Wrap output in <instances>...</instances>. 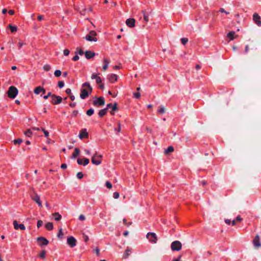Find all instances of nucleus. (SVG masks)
Returning a JSON list of instances; mask_svg holds the SVG:
<instances>
[{
    "mask_svg": "<svg viewBox=\"0 0 261 261\" xmlns=\"http://www.w3.org/2000/svg\"><path fill=\"white\" fill-rule=\"evenodd\" d=\"M25 44L24 43H23V42H18V46L20 47H21V46H22L23 45H24Z\"/></svg>",
    "mask_w": 261,
    "mask_h": 261,
    "instance_id": "60",
    "label": "nucleus"
},
{
    "mask_svg": "<svg viewBox=\"0 0 261 261\" xmlns=\"http://www.w3.org/2000/svg\"><path fill=\"white\" fill-rule=\"evenodd\" d=\"M64 55L65 56H67L69 54V50L67 49H65L63 51Z\"/></svg>",
    "mask_w": 261,
    "mask_h": 261,
    "instance_id": "48",
    "label": "nucleus"
},
{
    "mask_svg": "<svg viewBox=\"0 0 261 261\" xmlns=\"http://www.w3.org/2000/svg\"><path fill=\"white\" fill-rule=\"evenodd\" d=\"M133 94L134 97L136 98H139L140 97V93L139 92H136L134 93Z\"/></svg>",
    "mask_w": 261,
    "mask_h": 261,
    "instance_id": "50",
    "label": "nucleus"
},
{
    "mask_svg": "<svg viewBox=\"0 0 261 261\" xmlns=\"http://www.w3.org/2000/svg\"><path fill=\"white\" fill-rule=\"evenodd\" d=\"M108 79L110 82L114 83L118 79V76L115 74H111L108 75Z\"/></svg>",
    "mask_w": 261,
    "mask_h": 261,
    "instance_id": "20",
    "label": "nucleus"
},
{
    "mask_svg": "<svg viewBox=\"0 0 261 261\" xmlns=\"http://www.w3.org/2000/svg\"><path fill=\"white\" fill-rule=\"evenodd\" d=\"M93 104L95 106H101L104 105L105 104V100L103 97H98L95 100L93 101Z\"/></svg>",
    "mask_w": 261,
    "mask_h": 261,
    "instance_id": "12",
    "label": "nucleus"
},
{
    "mask_svg": "<svg viewBox=\"0 0 261 261\" xmlns=\"http://www.w3.org/2000/svg\"><path fill=\"white\" fill-rule=\"evenodd\" d=\"M51 95H51V92H48V93H47V94L46 95H44V96H43V98H44L45 99H47L49 96H51Z\"/></svg>",
    "mask_w": 261,
    "mask_h": 261,
    "instance_id": "52",
    "label": "nucleus"
},
{
    "mask_svg": "<svg viewBox=\"0 0 261 261\" xmlns=\"http://www.w3.org/2000/svg\"><path fill=\"white\" fill-rule=\"evenodd\" d=\"M55 76L56 77H59L61 75V71L60 70H56L54 72Z\"/></svg>",
    "mask_w": 261,
    "mask_h": 261,
    "instance_id": "36",
    "label": "nucleus"
},
{
    "mask_svg": "<svg viewBox=\"0 0 261 261\" xmlns=\"http://www.w3.org/2000/svg\"><path fill=\"white\" fill-rule=\"evenodd\" d=\"M117 103H115L114 104V105H112V106L111 107L112 111H111V114L112 115H114V113L113 112L116 111L117 110Z\"/></svg>",
    "mask_w": 261,
    "mask_h": 261,
    "instance_id": "32",
    "label": "nucleus"
},
{
    "mask_svg": "<svg viewBox=\"0 0 261 261\" xmlns=\"http://www.w3.org/2000/svg\"><path fill=\"white\" fill-rule=\"evenodd\" d=\"M79 219L81 221H84L85 220V217L84 215H80Z\"/></svg>",
    "mask_w": 261,
    "mask_h": 261,
    "instance_id": "53",
    "label": "nucleus"
},
{
    "mask_svg": "<svg viewBox=\"0 0 261 261\" xmlns=\"http://www.w3.org/2000/svg\"><path fill=\"white\" fill-rule=\"evenodd\" d=\"M158 112L160 114H164L166 112L165 108L163 106H160L158 110Z\"/></svg>",
    "mask_w": 261,
    "mask_h": 261,
    "instance_id": "28",
    "label": "nucleus"
},
{
    "mask_svg": "<svg viewBox=\"0 0 261 261\" xmlns=\"http://www.w3.org/2000/svg\"><path fill=\"white\" fill-rule=\"evenodd\" d=\"M143 13L144 20L146 22H147L149 20L148 15L145 14V13L144 12H143Z\"/></svg>",
    "mask_w": 261,
    "mask_h": 261,
    "instance_id": "40",
    "label": "nucleus"
},
{
    "mask_svg": "<svg viewBox=\"0 0 261 261\" xmlns=\"http://www.w3.org/2000/svg\"><path fill=\"white\" fill-rule=\"evenodd\" d=\"M180 258H181V256H179L178 257V258L174 259L173 260V261H181V260H180Z\"/></svg>",
    "mask_w": 261,
    "mask_h": 261,
    "instance_id": "62",
    "label": "nucleus"
},
{
    "mask_svg": "<svg viewBox=\"0 0 261 261\" xmlns=\"http://www.w3.org/2000/svg\"><path fill=\"white\" fill-rule=\"evenodd\" d=\"M13 142H14V144H20L22 142V140L21 139H16V140H14L13 141Z\"/></svg>",
    "mask_w": 261,
    "mask_h": 261,
    "instance_id": "38",
    "label": "nucleus"
},
{
    "mask_svg": "<svg viewBox=\"0 0 261 261\" xmlns=\"http://www.w3.org/2000/svg\"><path fill=\"white\" fill-rule=\"evenodd\" d=\"M113 197L115 199H118L119 197V194L118 192H114L113 194Z\"/></svg>",
    "mask_w": 261,
    "mask_h": 261,
    "instance_id": "49",
    "label": "nucleus"
},
{
    "mask_svg": "<svg viewBox=\"0 0 261 261\" xmlns=\"http://www.w3.org/2000/svg\"><path fill=\"white\" fill-rule=\"evenodd\" d=\"M131 253V249L127 247L123 254V257L127 258Z\"/></svg>",
    "mask_w": 261,
    "mask_h": 261,
    "instance_id": "23",
    "label": "nucleus"
},
{
    "mask_svg": "<svg viewBox=\"0 0 261 261\" xmlns=\"http://www.w3.org/2000/svg\"><path fill=\"white\" fill-rule=\"evenodd\" d=\"M32 130L31 129H28L24 132V135L28 137H31L32 136Z\"/></svg>",
    "mask_w": 261,
    "mask_h": 261,
    "instance_id": "35",
    "label": "nucleus"
},
{
    "mask_svg": "<svg viewBox=\"0 0 261 261\" xmlns=\"http://www.w3.org/2000/svg\"><path fill=\"white\" fill-rule=\"evenodd\" d=\"M58 85L60 88H62L64 86V83L63 81H59L58 83Z\"/></svg>",
    "mask_w": 261,
    "mask_h": 261,
    "instance_id": "45",
    "label": "nucleus"
},
{
    "mask_svg": "<svg viewBox=\"0 0 261 261\" xmlns=\"http://www.w3.org/2000/svg\"><path fill=\"white\" fill-rule=\"evenodd\" d=\"M79 137L81 140L88 137V133H87L86 129L84 128L81 130Z\"/></svg>",
    "mask_w": 261,
    "mask_h": 261,
    "instance_id": "15",
    "label": "nucleus"
},
{
    "mask_svg": "<svg viewBox=\"0 0 261 261\" xmlns=\"http://www.w3.org/2000/svg\"><path fill=\"white\" fill-rule=\"evenodd\" d=\"M67 243L70 247L73 248L76 245V240L74 237L71 236L67 238Z\"/></svg>",
    "mask_w": 261,
    "mask_h": 261,
    "instance_id": "7",
    "label": "nucleus"
},
{
    "mask_svg": "<svg viewBox=\"0 0 261 261\" xmlns=\"http://www.w3.org/2000/svg\"><path fill=\"white\" fill-rule=\"evenodd\" d=\"M84 150L86 154H87V155H90V152L89 150H88V149H84Z\"/></svg>",
    "mask_w": 261,
    "mask_h": 261,
    "instance_id": "58",
    "label": "nucleus"
},
{
    "mask_svg": "<svg viewBox=\"0 0 261 261\" xmlns=\"http://www.w3.org/2000/svg\"><path fill=\"white\" fill-rule=\"evenodd\" d=\"M9 14L12 15L14 14V11L12 10H10L8 11Z\"/></svg>",
    "mask_w": 261,
    "mask_h": 261,
    "instance_id": "63",
    "label": "nucleus"
},
{
    "mask_svg": "<svg viewBox=\"0 0 261 261\" xmlns=\"http://www.w3.org/2000/svg\"><path fill=\"white\" fill-rule=\"evenodd\" d=\"M76 177L79 178V179H81L83 178V174L82 172H78L76 174Z\"/></svg>",
    "mask_w": 261,
    "mask_h": 261,
    "instance_id": "47",
    "label": "nucleus"
},
{
    "mask_svg": "<svg viewBox=\"0 0 261 261\" xmlns=\"http://www.w3.org/2000/svg\"><path fill=\"white\" fill-rule=\"evenodd\" d=\"M9 28H10V29L11 30V31L12 32H16L17 30V28L15 25H12L11 24H9Z\"/></svg>",
    "mask_w": 261,
    "mask_h": 261,
    "instance_id": "31",
    "label": "nucleus"
},
{
    "mask_svg": "<svg viewBox=\"0 0 261 261\" xmlns=\"http://www.w3.org/2000/svg\"><path fill=\"white\" fill-rule=\"evenodd\" d=\"M106 186L109 188V189H111L112 188V185L111 184V183L109 181H106Z\"/></svg>",
    "mask_w": 261,
    "mask_h": 261,
    "instance_id": "42",
    "label": "nucleus"
},
{
    "mask_svg": "<svg viewBox=\"0 0 261 261\" xmlns=\"http://www.w3.org/2000/svg\"><path fill=\"white\" fill-rule=\"evenodd\" d=\"M118 128H115V131L117 132V133H118L121 132V125L120 123L119 122L118 124Z\"/></svg>",
    "mask_w": 261,
    "mask_h": 261,
    "instance_id": "43",
    "label": "nucleus"
},
{
    "mask_svg": "<svg viewBox=\"0 0 261 261\" xmlns=\"http://www.w3.org/2000/svg\"><path fill=\"white\" fill-rule=\"evenodd\" d=\"M45 89L41 86L37 87L34 90V93L36 95H38L41 93H45Z\"/></svg>",
    "mask_w": 261,
    "mask_h": 261,
    "instance_id": "16",
    "label": "nucleus"
},
{
    "mask_svg": "<svg viewBox=\"0 0 261 261\" xmlns=\"http://www.w3.org/2000/svg\"><path fill=\"white\" fill-rule=\"evenodd\" d=\"M94 110L93 109H90L87 111V115L88 116H91L94 113Z\"/></svg>",
    "mask_w": 261,
    "mask_h": 261,
    "instance_id": "37",
    "label": "nucleus"
},
{
    "mask_svg": "<svg viewBox=\"0 0 261 261\" xmlns=\"http://www.w3.org/2000/svg\"><path fill=\"white\" fill-rule=\"evenodd\" d=\"M62 98L61 96H57L56 95H51V103L53 105L59 104L61 102Z\"/></svg>",
    "mask_w": 261,
    "mask_h": 261,
    "instance_id": "8",
    "label": "nucleus"
},
{
    "mask_svg": "<svg viewBox=\"0 0 261 261\" xmlns=\"http://www.w3.org/2000/svg\"><path fill=\"white\" fill-rule=\"evenodd\" d=\"M102 157L101 154H99L95 152L92 157L91 162L93 164L95 165H99L101 163V161L100 160Z\"/></svg>",
    "mask_w": 261,
    "mask_h": 261,
    "instance_id": "3",
    "label": "nucleus"
},
{
    "mask_svg": "<svg viewBox=\"0 0 261 261\" xmlns=\"http://www.w3.org/2000/svg\"><path fill=\"white\" fill-rule=\"evenodd\" d=\"M80 154V150L77 148L74 149V152L72 154V158L75 159Z\"/></svg>",
    "mask_w": 261,
    "mask_h": 261,
    "instance_id": "27",
    "label": "nucleus"
},
{
    "mask_svg": "<svg viewBox=\"0 0 261 261\" xmlns=\"http://www.w3.org/2000/svg\"><path fill=\"white\" fill-rule=\"evenodd\" d=\"M253 244L254 247L258 248L261 246V243L259 240V237L258 235H256L255 238L253 240Z\"/></svg>",
    "mask_w": 261,
    "mask_h": 261,
    "instance_id": "13",
    "label": "nucleus"
},
{
    "mask_svg": "<svg viewBox=\"0 0 261 261\" xmlns=\"http://www.w3.org/2000/svg\"><path fill=\"white\" fill-rule=\"evenodd\" d=\"M91 79L95 80L96 83L97 84H100L101 83V79L100 77L99 76V74L96 73H93L91 75Z\"/></svg>",
    "mask_w": 261,
    "mask_h": 261,
    "instance_id": "14",
    "label": "nucleus"
},
{
    "mask_svg": "<svg viewBox=\"0 0 261 261\" xmlns=\"http://www.w3.org/2000/svg\"><path fill=\"white\" fill-rule=\"evenodd\" d=\"M188 41V39L186 38H182L181 39V42L183 44H186Z\"/></svg>",
    "mask_w": 261,
    "mask_h": 261,
    "instance_id": "44",
    "label": "nucleus"
},
{
    "mask_svg": "<svg viewBox=\"0 0 261 261\" xmlns=\"http://www.w3.org/2000/svg\"><path fill=\"white\" fill-rule=\"evenodd\" d=\"M126 24L128 27L133 28L135 26V20L134 18H128L126 20Z\"/></svg>",
    "mask_w": 261,
    "mask_h": 261,
    "instance_id": "18",
    "label": "nucleus"
},
{
    "mask_svg": "<svg viewBox=\"0 0 261 261\" xmlns=\"http://www.w3.org/2000/svg\"><path fill=\"white\" fill-rule=\"evenodd\" d=\"M31 198L33 200H34L35 202H36L38 204V206H42L40 196L37 194L35 193L34 196H31Z\"/></svg>",
    "mask_w": 261,
    "mask_h": 261,
    "instance_id": "11",
    "label": "nucleus"
},
{
    "mask_svg": "<svg viewBox=\"0 0 261 261\" xmlns=\"http://www.w3.org/2000/svg\"><path fill=\"white\" fill-rule=\"evenodd\" d=\"M85 55L86 59H89L94 57L95 55V54L92 51L87 50L85 53Z\"/></svg>",
    "mask_w": 261,
    "mask_h": 261,
    "instance_id": "21",
    "label": "nucleus"
},
{
    "mask_svg": "<svg viewBox=\"0 0 261 261\" xmlns=\"http://www.w3.org/2000/svg\"><path fill=\"white\" fill-rule=\"evenodd\" d=\"M13 225H14V228L17 230V229H21V230H24L25 229V227L24 225L23 224H18L17 222L16 221H13Z\"/></svg>",
    "mask_w": 261,
    "mask_h": 261,
    "instance_id": "17",
    "label": "nucleus"
},
{
    "mask_svg": "<svg viewBox=\"0 0 261 261\" xmlns=\"http://www.w3.org/2000/svg\"><path fill=\"white\" fill-rule=\"evenodd\" d=\"M253 20L257 25L259 27L261 26L260 17L257 13H255L253 14Z\"/></svg>",
    "mask_w": 261,
    "mask_h": 261,
    "instance_id": "10",
    "label": "nucleus"
},
{
    "mask_svg": "<svg viewBox=\"0 0 261 261\" xmlns=\"http://www.w3.org/2000/svg\"><path fill=\"white\" fill-rule=\"evenodd\" d=\"M220 11L222 13H225L226 14H229V12L225 11V10L223 8H221Z\"/></svg>",
    "mask_w": 261,
    "mask_h": 261,
    "instance_id": "55",
    "label": "nucleus"
},
{
    "mask_svg": "<svg viewBox=\"0 0 261 261\" xmlns=\"http://www.w3.org/2000/svg\"><path fill=\"white\" fill-rule=\"evenodd\" d=\"M43 69L45 71H49L51 69V67L49 65L46 64V65H44Z\"/></svg>",
    "mask_w": 261,
    "mask_h": 261,
    "instance_id": "39",
    "label": "nucleus"
},
{
    "mask_svg": "<svg viewBox=\"0 0 261 261\" xmlns=\"http://www.w3.org/2000/svg\"><path fill=\"white\" fill-rule=\"evenodd\" d=\"M173 151H174V148L172 146H170L168 147V148L165 150L164 153L165 154H168L170 152H173Z\"/></svg>",
    "mask_w": 261,
    "mask_h": 261,
    "instance_id": "29",
    "label": "nucleus"
},
{
    "mask_svg": "<svg viewBox=\"0 0 261 261\" xmlns=\"http://www.w3.org/2000/svg\"><path fill=\"white\" fill-rule=\"evenodd\" d=\"M43 224V221L42 220H38L37 223V226L38 228L41 227Z\"/></svg>",
    "mask_w": 261,
    "mask_h": 261,
    "instance_id": "46",
    "label": "nucleus"
},
{
    "mask_svg": "<svg viewBox=\"0 0 261 261\" xmlns=\"http://www.w3.org/2000/svg\"><path fill=\"white\" fill-rule=\"evenodd\" d=\"M66 93L68 94H70L71 93V90L70 89H67L65 91Z\"/></svg>",
    "mask_w": 261,
    "mask_h": 261,
    "instance_id": "56",
    "label": "nucleus"
},
{
    "mask_svg": "<svg viewBox=\"0 0 261 261\" xmlns=\"http://www.w3.org/2000/svg\"><path fill=\"white\" fill-rule=\"evenodd\" d=\"M61 168L63 169H65L67 168V165L66 164H63L61 165Z\"/></svg>",
    "mask_w": 261,
    "mask_h": 261,
    "instance_id": "57",
    "label": "nucleus"
},
{
    "mask_svg": "<svg viewBox=\"0 0 261 261\" xmlns=\"http://www.w3.org/2000/svg\"><path fill=\"white\" fill-rule=\"evenodd\" d=\"M242 218L240 216H238L236 218V221H242Z\"/></svg>",
    "mask_w": 261,
    "mask_h": 261,
    "instance_id": "61",
    "label": "nucleus"
},
{
    "mask_svg": "<svg viewBox=\"0 0 261 261\" xmlns=\"http://www.w3.org/2000/svg\"><path fill=\"white\" fill-rule=\"evenodd\" d=\"M42 130L43 132V133H44V136H45L46 137H48V136H49V133H48L47 130H45L44 128H42Z\"/></svg>",
    "mask_w": 261,
    "mask_h": 261,
    "instance_id": "51",
    "label": "nucleus"
},
{
    "mask_svg": "<svg viewBox=\"0 0 261 261\" xmlns=\"http://www.w3.org/2000/svg\"><path fill=\"white\" fill-rule=\"evenodd\" d=\"M77 163L79 165H83L84 166H86L89 163V160L87 158H84L83 160L77 159Z\"/></svg>",
    "mask_w": 261,
    "mask_h": 261,
    "instance_id": "19",
    "label": "nucleus"
},
{
    "mask_svg": "<svg viewBox=\"0 0 261 261\" xmlns=\"http://www.w3.org/2000/svg\"><path fill=\"white\" fill-rule=\"evenodd\" d=\"M79 59V57L77 54L75 55L73 58L72 60L74 61H77Z\"/></svg>",
    "mask_w": 261,
    "mask_h": 261,
    "instance_id": "54",
    "label": "nucleus"
},
{
    "mask_svg": "<svg viewBox=\"0 0 261 261\" xmlns=\"http://www.w3.org/2000/svg\"><path fill=\"white\" fill-rule=\"evenodd\" d=\"M92 88L89 82H86L82 84L81 90L80 97L85 99L92 92Z\"/></svg>",
    "mask_w": 261,
    "mask_h": 261,
    "instance_id": "1",
    "label": "nucleus"
},
{
    "mask_svg": "<svg viewBox=\"0 0 261 261\" xmlns=\"http://www.w3.org/2000/svg\"><path fill=\"white\" fill-rule=\"evenodd\" d=\"M46 252L45 251H42L39 254V256L41 258H44L45 257Z\"/></svg>",
    "mask_w": 261,
    "mask_h": 261,
    "instance_id": "41",
    "label": "nucleus"
},
{
    "mask_svg": "<svg viewBox=\"0 0 261 261\" xmlns=\"http://www.w3.org/2000/svg\"><path fill=\"white\" fill-rule=\"evenodd\" d=\"M225 222L228 225H230L231 224V221L229 219H225Z\"/></svg>",
    "mask_w": 261,
    "mask_h": 261,
    "instance_id": "59",
    "label": "nucleus"
},
{
    "mask_svg": "<svg viewBox=\"0 0 261 261\" xmlns=\"http://www.w3.org/2000/svg\"><path fill=\"white\" fill-rule=\"evenodd\" d=\"M45 228L48 230H53V228H54V227H53V223L51 222H47L46 224H45Z\"/></svg>",
    "mask_w": 261,
    "mask_h": 261,
    "instance_id": "25",
    "label": "nucleus"
},
{
    "mask_svg": "<svg viewBox=\"0 0 261 261\" xmlns=\"http://www.w3.org/2000/svg\"><path fill=\"white\" fill-rule=\"evenodd\" d=\"M53 215L54 216V219L56 221H59L62 218L61 215L59 213H55Z\"/></svg>",
    "mask_w": 261,
    "mask_h": 261,
    "instance_id": "26",
    "label": "nucleus"
},
{
    "mask_svg": "<svg viewBox=\"0 0 261 261\" xmlns=\"http://www.w3.org/2000/svg\"><path fill=\"white\" fill-rule=\"evenodd\" d=\"M97 34L94 31H91L90 32L89 34H87L85 37V39L90 42H96L97 41V39L95 37Z\"/></svg>",
    "mask_w": 261,
    "mask_h": 261,
    "instance_id": "4",
    "label": "nucleus"
},
{
    "mask_svg": "<svg viewBox=\"0 0 261 261\" xmlns=\"http://www.w3.org/2000/svg\"><path fill=\"white\" fill-rule=\"evenodd\" d=\"M107 109L100 110L98 113V116L100 117H102L107 113Z\"/></svg>",
    "mask_w": 261,
    "mask_h": 261,
    "instance_id": "30",
    "label": "nucleus"
},
{
    "mask_svg": "<svg viewBox=\"0 0 261 261\" xmlns=\"http://www.w3.org/2000/svg\"><path fill=\"white\" fill-rule=\"evenodd\" d=\"M146 237L151 243L155 244L157 242V237L154 232L147 233Z\"/></svg>",
    "mask_w": 261,
    "mask_h": 261,
    "instance_id": "6",
    "label": "nucleus"
},
{
    "mask_svg": "<svg viewBox=\"0 0 261 261\" xmlns=\"http://www.w3.org/2000/svg\"><path fill=\"white\" fill-rule=\"evenodd\" d=\"M43 19V17L42 15H39L38 16V19L39 20V21H41L42 20V19Z\"/></svg>",
    "mask_w": 261,
    "mask_h": 261,
    "instance_id": "64",
    "label": "nucleus"
},
{
    "mask_svg": "<svg viewBox=\"0 0 261 261\" xmlns=\"http://www.w3.org/2000/svg\"><path fill=\"white\" fill-rule=\"evenodd\" d=\"M103 62L104 63V65H103L102 69L104 71H105L108 69L109 64H110V62L108 61V59H105L103 61Z\"/></svg>",
    "mask_w": 261,
    "mask_h": 261,
    "instance_id": "22",
    "label": "nucleus"
},
{
    "mask_svg": "<svg viewBox=\"0 0 261 261\" xmlns=\"http://www.w3.org/2000/svg\"><path fill=\"white\" fill-rule=\"evenodd\" d=\"M18 93L17 89L14 86H10L7 91V94L9 98L14 99L16 97Z\"/></svg>",
    "mask_w": 261,
    "mask_h": 261,
    "instance_id": "2",
    "label": "nucleus"
},
{
    "mask_svg": "<svg viewBox=\"0 0 261 261\" xmlns=\"http://www.w3.org/2000/svg\"><path fill=\"white\" fill-rule=\"evenodd\" d=\"M37 241L41 247L46 246L48 244V241L43 237H39L37 239Z\"/></svg>",
    "mask_w": 261,
    "mask_h": 261,
    "instance_id": "9",
    "label": "nucleus"
},
{
    "mask_svg": "<svg viewBox=\"0 0 261 261\" xmlns=\"http://www.w3.org/2000/svg\"><path fill=\"white\" fill-rule=\"evenodd\" d=\"M234 35H235V32L233 31H231V32H229L227 34V36L228 38H229L230 39V40H232L235 38Z\"/></svg>",
    "mask_w": 261,
    "mask_h": 261,
    "instance_id": "24",
    "label": "nucleus"
},
{
    "mask_svg": "<svg viewBox=\"0 0 261 261\" xmlns=\"http://www.w3.org/2000/svg\"><path fill=\"white\" fill-rule=\"evenodd\" d=\"M63 231H62V228H60L59 230V233L57 235V237L59 239H61L63 238Z\"/></svg>",
    "mask_w": 261,
    "mask_h": 261,
    "instance_id": "34",
    "label": "nucleus"
},
{
    "mask_svg": "<svg viewBox=\"0 0 261 261\" xmlns=\"http://www.w3.org/2000/svg\"><path fill=\"white\" fill-rule=\"evenodd\" d=\"M75 54H77V55L79 54L80 55L82 56L84 53L83 50L81 48H78L76 49V51H75Z\"/></svg>",
    "mask_w": 261,
    "mask_h": 261,
    "instance_id": "33",
    "label": "nucleus"
},
{
    "mask_svg": "<svg viewBox=\"0 0 261 261\" xmlns=\"http://www.w3.org/2000/svg\"><path fill=\"white\" fill-rule=\"evenodd\" d=\"M182 248V244L178 241H175L171 244V249L172 251H179Z\"/></svg>",
    "mask_w": 261,
    "mask_h": 261,
    "instance_id": "5",
    "label": "nucleus"
}]
</instances>
